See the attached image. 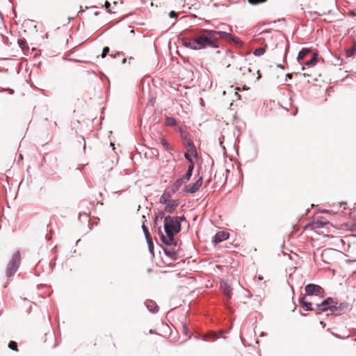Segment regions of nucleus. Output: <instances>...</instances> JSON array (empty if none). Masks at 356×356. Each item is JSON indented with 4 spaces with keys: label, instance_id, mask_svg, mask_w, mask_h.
<instances>
[{
    "label": "nucleus",
    "instance_id": "obj_20",
    "mask_svg": "<svg viewBox=\"0 0 356 356\" xmlns=\"http://www.w3.org/2000/svg\"><path fill=\"white\" fill-rule=\"evenodd\" d=\"M160 143L162 147L167 151H169L170 149V144L168 143V141L163 137H160Z\"/></svg>",
    "mask_w": 356,
    "mask_h": 356
},
{
    "label": "nucleus",
    "instance_id": "obj_5",
    "mask_svg": "<svg viewBox=\"0 0 356 356\" xmlns=\"http://www.w3.org/2000/svg\"><path fill=\"white\" fill-rule=\"evenodd\" d=\"M20 262V255L19 253H15L13 255L11 260L8 263L6 268V275L10 277L13 276L17 271Z\"/></svg>",
    "mask_w": 356,
    "mask_h": 356
},
{
    "label": "nucleus",
    "instance_id": "obj_10",
    "mask_svg": "<svg viewBox=\"0 0 356 356\" xmlns=\"http://www.w3.org/2000/svg\"><path fill=\"white\" fill-rule=\"evenodd\" d=\"M328 225H330L329 221L325 218L320 217L313 222L312 227L314 229H318Z\"/></svg>",
    "mask_w": 356,
    "mask_h": 356
},
{
    "label": "nucleus",
    "instance_id": "obj_6",
    "mask_svg": "<svg viewBox=\"0 0 356 356\" xmlns=\"http://www.w3.org/2000/svg\"><path fill=\"white\" fill-rule=\"evenodd\" d=\"M332 303H334L333 299L328 298L323 301L321 304L316 305L317 310L320 312H325L327 309H330L333 312L337 309V307L335 305H332Z\"/></svg>",
    "mask_w": 356,
    "mask_h": 356
},
{
    "label": "nucleus",
    "instance_id": "obj_32",
    "mask_svg": "<svg viewBox=\"0 0 356 356\" xmlns=\"http://www.w3.org/2000/svg\"><path fill=\"white\" fill-rule=\"evenodd\" d=\"M223 64L225 65L227 67H229L231 65L229 63H227L226 61H225Z\"/></svg>",
    "mask_w": 356,
    "mask_h": 356
},
{
    "label": "nucleus",
    "instance_id": "obj_29",
    "mask_svg": "<svg viewBox=\"0 0 356 356\" xmlns=\"http://www.w3.org/2000/svg\"><path fill=\"white\" fill-rule=\"evenodd\" d=\"M104 7L109 13H111V10H110L111 3L108 1H105Z\"/></svg>",
    "mask_w": 356,
    "mask_h": 356
},
{
    "label": "nucleus",
    "instance_id": "obj_9",
    "mask_svg": "<svg viewBox=\"0 0 356 356\" xmlns=\"http://www.w3.org/2000/svg\"><path fill=\"white\" fill-rule=\"evenodd\" d=\"M229 236V234L225 231L218 232L213 237V243L215 244L219 243L226 239H227Z\"/></svg>",
    "mask_w": 356,
    "mask_h": 356
},
{
    "label": "nucleus",
    "instance_id": "obj_4",
    "mask_svg": "<svg viewBox=\"0 0 356 356\" xmlns=\"http://www.w3.org/2000/svg\"><path fill=\"white\" fill-rule=\"evenodd\" d=\"M184 138V146L186 149V152L184 154V157L190 162V163H194L192 157H196L197 155L196 148L191 139L187 138L186 136H183Z\"/></svg>",
    "mask_w": 356,
    "mask_h": 356
},
{
    "label": "nucleus",
    "instance_id": "obj_7",
    "mask_svg": "<svg viewBox=\"0 0 356 356\" xmlns=\"http://www.w3.org/2000/svg\"><path fill=\"white\" fill-rule=\"evenodd\" d=\"M202 184V178L200 177L195 183L185 186L184 191L187 193H194L197 191Z\"/></svg>",
    "mask_w": 356,
    "mask_h": 356
},
{
    "label": "nucleus",
    "instance_id": "obj_30",
    "mask_svg": "<svg viewBox=\"0 0 356 356\" xmlns=\"http://www.w3.org/2000/svg\"><path fill=\"white\" fill-rule=\"evenodd\" d=\"M169 16L170 17H176L177 16V14L175 12V11H171L170 13H169Z\"/></svg>",
    "mask_w": 356,
    "mask_h": 356
},
{
    "label": "nucleus",
    "instance_id": "obj_17",
    "mask_svg": "<svg viewBox=\"0 0 356 356\" xmlns=\"http://www.w3.org/2000/svg\"><path fill=\"white\" fill-rule=\"evenodd\" d=\"M309 53H311V50L309 49H303L298 54V60L302 61L305 58V57Z\"/></svg>",
    "mask_w": 356,
    "mask_h": 356
},
{
    "label": "nucleus",
    "instance_id": "obj_14",
    "mask_svg": "<svg viewBox=\"0 0 356 356\" xmlns=\"http://www.w3.org/2000/svg\"><path fill=\"white\" fill-rule=\"evenodd\" d=\"M171 199V194L170 192H164L163 194L161 196L159 199V202L161 204H165L169 202Z\"/></svg>",
    "mask_w": 356,
    "mask_h": 356
},
{
    "label": "nucleus",
    "instance_id": "obj_27",
    "mask_svg": "<svg viewBox=\"0 0 356 356\" xmlns=\"http://www.w3.org/2000/svg\"><path fill=\"white\" fill-rule=\"evenodd\" d=\"M181 330H182V332L184 334L188 335L189 331H188V329L187 325L186 324H182L181 325Z\"/></svg>",
    "mask_w": 356,
    "mask_h": 356
},
{
    "label": "nucleus",
    "instance_id": "obj_12",
    "mask_svg": "<svg viewBox=\"0 0 356 356\" xmlns=\"http://www.w3.org/2000/svg\"><path fill=\"white\" fill-rule=\"evenodd\" d=\"M220 289L222 290L224 294L230 299L232 297V289L226 282H220Z\"/></svg>",
    "mask_w": 356,
    "mask_h": 356
},
{
    "label": "nucleus",
    "instance_id": "obj_1",
    "mask_svg": "<svg viewBox=\"0 0 356 356\" xmlns=\"http://www.w3.org/2000/svg\"><path fill=\"white\" fill-rule=\"evenodd\" d=\"M232 40V35L224 31H216L209 29H200L193 38L182 40L184 47L193 50H200L206 47L216 48L218 47L219 39Z\"/></svg>",
    "mask_w": 356,
    "mask_h": 356
},
{
    "label": "nucleus",
    "instance_id": "obj_11",
    "mask_svg": "<svg viewBox=\"0 0 356 356\" xmlns=\"http://www.w3.org/2000/svg\"><path fill=\"white\" fill-rule=\"evenodd\" d=\"M178 206L176 200H170L169 202L165 204V211L168 213H172Z\"/></svg>",
    "mask_w": 356,
    "mask_h": 356
},
{
    "label": "nucleus",
    "instance_id": "obj_19",
    "mask_svg": "<svg viewBox=\"0 0 356 356\" xmlns=\"http://www.w3.org/2000/svg\"><path fill=\"white\" fill-rule=\"evenodd\" d=\"M165 124L168 127H174L177 125V122L175 119L172 117H166L165 118Z\"/></svg>",
    "mask_w": 356,
    "mask_h": 356
},
{
    "label": "nucleus",
    "instance_id": "obj_15",
    "mask_svg": "<svg viewBox=\"0 0 356 356\" xmlns=\"http://www.w3.org/2000/svg\"><path fill=\"white\" fill-rule=\"evenodd\" d=\"M184 181L181 177L177 179L172 186V191L176 192L183 184Z\"/></svg>",
    "mask_w": 356,
    "mask_h": 356
},
{
    "label": "nucleus",
    "instance_id": "obj_21",
    "mask_svg": "<svg viewBox=\"0 0 356 356\" xmlns=\"http://www.w3.org/2000/svg\"><path fill=\"white\" fill-rule=\"evenodd\" d=\"M266 51V49L264 47H259V48H257L254 51V55L255 56H261L263 55Z\"/></svg>",
    "mask_w": 356,
    "mask_h": 356
},
{
    "label": "nucleus",
    "instance_id": "obj_28",
    "mask_svg": "<svg viewBox=\"0 0 356 356\" xmlns=\"http://www.w3.org/2000/svg\"><path fill=\"white\" fill-rule=\"evenodd\" d=\"M226 57H229L232 59V63H236V57L234 56V54L232 53H228L227 54V56Z\"/></svg>",
    "mask_w": 356,
    "mask_h": 356
},
{
    "label": "nucleus",
    "instance_id": "obj_24",
    "mask_svg": "<svg viewBox=\"0 0 356 356\" xmlns=\"http://www.w3.org/2000/svg\"><path fill=\"white\" fill-rule=\"evenodd\" d=\"M267 0H248V2L252 5H256L266 2Z\"/></svg>",
    "mask_w": 356,
    "mask_h": 356
},
{
    "label": "nucleus",
    "instance_id": "obj_18",
    "mask_svg": "<svg viewBox=\"0 0 356 356\" xmlns=\"http://www.w3.org/2000/svg\"><path fill=\"white\" fill-rule=\"evenodd\" d=\"M300 305L302 307L305 308L306 311H312L314 309L312 307V303L305 301V298H302L300 300Z\"/></svg>",
    "mask_w": 356,
    "mask_h": 356
},
{
    "label": "nucleus",
    "instance_id": "obj_26",
    "mask_svg": "<svg viewBox=\"0 0 356 356\" xmlns=\"http://www.w3.org/2000/svg\"><path fill=\"white\" fill-rule=\"evenodd\" d=\"M110 49H109V47H105L104 49H103V51H102V58H105L106 56V55L108 54V53L109 52Z\"/></svg>",
    "mask_w": 356,
    "mask_h": 356
},
{
    "label": "nucleus",
    "instance_id": "obj_8",
    "mask_svg": "<svg viewBox=\"0 0 356 356\" xmlns=\"http://www.w3.org/2000/svg\"><path fill=\"white\" fill-rule=\"evenodd\" d=\"M305 290L307 294L309 296L314 293L318 295L323 291V289L320 286L314 284H309L306 285Z\"/></svg>",
    "mask_w": 356,
    "mask_h": 356
},
{
    "label": "nucleus",
    "instance_id": "obj_2",
    "mask_svg": "<svg viewBox=\"0 0 356 356\" xmlns=\"http://www.w3.org/2000/svg\"><path fill=\"white\" fill-rule=\"evenodd\" d=\"M164 229L166 236L162 233L161 234L162 241L167 245L173 244L175 234L179 232L181 229V225L180 222L178 220V218L166 216L164 219Z\"/></svg>",
    "mask_w": 356,
    "mask_h": 356
},
{
    "label": "nucleus",
    "instance_id": "obj_34",
    "mask_svg": "<svg viewBox=\"0 0 356 356\" xmlns=\"http://www.w3.org/2000/svg\"><path fill=\"white\" fill-rule=\"evenodd\" d=\"M211 335L213 336V339H216V336H215V334H212Z\"/></svg>",
    "mask_w": 356,
    "mask_h": 356
},
{
    "label": "nucleus",
    "instance_id": "obj_3",
    "mask_svg": "<svg viewBox=\"0 0 356 356\" xmlns=\"http://www.w3.org/2000/svg\"><path fill=\"white\" fill-rule=\"evenodd\" d=\"M260 77L261 74L259 70L252 68L250 64L247 65L245 63L244 65H241L239 67L238 71L234 77V79L240 81L255 82Z\"/></svg>",
    "mask_w": 356,
    "mask_h": 356
},
{
    "label": "nucleus",
    "instance_id": "obj_25",
    "mask_svg": "<svg viewBox=\"0 0 356 356\" xmlns=\"http://www.w3.org/2000/svg\"><path fill=\"white\" fill-rule=\"evenodd\" d=\"M355 51H356V44H354V45L353 46V47H352L350 49H349L348 51H347V55H348V56H353V55L354 54V52H355Z\"/></svg>",
    "mask_w": 356,
    "mask_h": 356
},
{
    "label": "nucleus",
    "instance_id": "obj_22",
    "mask_svg": "<svg viewBox=\"0 0 356 356\" xmlns=\"http://www.w3.org/2000/svg\"><path fill=\"white\" fill-rule=\"evenodd\" d=\"M142 227H143V232H144V234L145 235V237H146L147 240V241L151 240L150 234H149L147 227L143 224Z\"/></svg>",
    "mask_w": 356,
    "mask_h": 356
},
{
    "label": "nucleus",
    "instance_id": "obj_31",
    "mask_svg": "<svg viewBox=\"0 0 356 356\" xmlns=\"http://www.w3.org/2000/svg\"><path fill=\"white\" fill-rule=\"evenodd\" d=\"M330 251V250H324V251L323 252V253H322V257H324V255H325V254H328Z\"/></svg>",
    "mask_w": 356,
    "mask_h": 356
},
{
    "label": "nucleus",
    "instance_id": "obj_23",
    "mask_svg": "<svg viewBox=\"0 0 356 356\" xmlns=\"http://www.w3.org/2000/svg\"><path fill=\"white\" fill-rule=\"evenodd\" d=\"M8 347L13 350L18 351L17 343L14 341L9 342Z\"/></svg>",
    "mask_w": 356,
    "mask_h": 356
},
{
    "label": "nucleus",
    "instance_id": "obj_13",
    "mask_svg": "<svg viewBox=\"0 0 356 356\" xmlns=\"http://www.w3.org/2000/svg\"><path fill=\"white\" fill-rule=\"evenodd\" d=\"M193 168H194V163H190L186 173L182 177H181V179H183V180L184 181H188L191 179V177L192 176V172L193 170Z\"/></svg>",
    "mask_w": 356,
    "mask_h": 356
},
{
    "label": "nucleus",
    "instance_id": "obj_33",
    "mask_svg": "<svg viewBox=\"0 0 356 356\" xmlns=\"http://www.w3.org/2000/svg\"><path fill=\"white\" fill-rule=\"evenodd\" d=\"M18 42L19 44V45L22 47V45L23 44L24 42L22 40H18Z\"/></svg>",
    "mask_w": 356,
    "mask_h": 356
},
{
    "label": "nucleus",
    "instance_id": "obj_16",
    "mask_svg": "<svg viewBox=\"0 0 356 356\" xmlns=\"http://www.w3.org/2000/svg\"><path fill=\"white\" fill-rule=\"evenodd\" d=\"M317 60H318V54L314 53L312 54V58L310 60L306 61L305 63V65H307V66H314L316 64Z\"/></svg>",
    "mask_w": 356,
    "mask_h": 356
}]
</instances>
